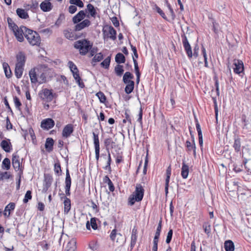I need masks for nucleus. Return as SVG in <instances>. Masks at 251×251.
<instances>
[{
  "instance_id": "nucleus-26",
  "label": "nucleus",
  "mask_w": 251,
  "mask_h": 251,
  "mask_svg": "<svg viewBox=\"0 0 251 251\" xmlns=\"http://www.w3.org/2000/svg\"><path fill=\"white\" fill-rule=\"evenodd\" d=\"M93 135L95 149H100L99 138V132L98 129H96L95 131L93 132Z\"/></svg>"
},
{
  "instance_id": "nucleus-21",
  "label": "nucleus",
  "mask_w": 251,
  "mask_h": 251,
  "mask_svg": "<svg viewBox=\"0 0 251 251\" xmlns=\"http://www.w3.org/2000/svg\"><path fill=\"white\" fill-rule=\"evenodd\" d=\"M137 229L134 227L132 230L131 237V242H130V248L132 249L137 241Z\"/></svg>"
},
{
  "instance_id": "nucleus-11",
  "label": "nucleus",
  "mask_w": 251,
  "mask_h": 251,
  "mask_svg": "<svg viewBox=\"0 0 251 251\" xmlns=\"http://www.w3.org/2000/svg\"><path fill=\"white\" fill-rule=\"evenodd\" d=\"M55 125L54 121L51 118H47L43 120L41 123V127L46 130L52 128Z\"/></svg>"
},
{
  "instance_id": "nucleus-15",
  "label": "nucleus",
  "mask_w": 251,
  "mask_h": 251,
  "mask_svg": "<svg viewBox=\"0 0 251 251\" xmlns=\"http://www.w3.org/2000/svg\"><path fill=\"white\" fill-rule=\"evenodd\" d=\"M1 148L6 152H9L12 149V146L9 139H6L1 141L0 143Z\"/></svg>"
},
{
  "instance_id": "nucleus-8",
  "label": "nucleus",
  "mask_w": 251,
  "mask_h": 251,
  "mask_svg": "<svg viewBox=\"0 0 251 251\" xmlns=\"http://www.w3.org/2000/svg\"><path fill=\"white\" fill-rule=\"evenodd\" d=\"M234 73L236 74H240L244 71V66L243 61L239 59H234L233 60Z\"/></svg>"
},
{
  "instance_id": "nucleus-62",
  "label": "nucleus",
  "mask_w": 251,
  "mask_h": 251,
  "mask_svg": "<svg viewBox=\"0 0 251 251\" xmlns=\"http://www.w3.org/2000/svg\"><path fill=\"white\" fill-rule=\"evenodd\" d=\"M129 45L130 46L131 50H132L133 52L134 56L133 57H134L136 59V58H138V54L137 53V50L136 47L133 46L130 42H129Z\"/></svg>"
},
{
  "instance_id": "nucleus-10",
  "label": "nucleus",
  "mask_w": 251,
  "mask_h": 251,
  "mask_svg": "<svg viewBox=\"0 0 251 251\" xmlns=\"http://www.w3.org/2000/svg\"><path fill=\"white\" fill-rule=\"evenodd\" d=\"M60 196H62L60 197V199L62 200L63 199L64 200L63 204H64V212L65 214H67L71 208V200L67 198L66 196H65L64 194L61 193L59 194Z\"/></svg>"
},
{
  "instance_id": "nucleus-63",
  "label": "nucleus",
  "mask_w": 251,
  "mask_h": 251,
  "mask_svg": "<svg viewBox=\"0 0 251 251\" xmlns=\"http://www.w3.org/2000/svg\"><path fill=\"white\" fill-rule=\"evenodd\" d=\"M98 51V48L97 47H92V48L89 50V51L90 52L89 57H91L94 56V55L97 53Z\"/></svg>"
},
{
  "instance_id": "nucleus-25",
  "label": "nucleus",
  "mask_w": 251,
  "mask_h": 251,
  "mask_svg": "<svg viewBox=\"0 0 251 251\" xmlns=\"http://www.w3.org/2000/svg\"><path fill=\"white\" fill-rule=\"evenodd\" d=\"M126 84L125 88V91L126 94H129L132 92L134 88L135 82L134 81H129L128 82L124 83Z\"/></svg>"
},
{
  "instance_id": "nucleus-6",
  "label": "nucleus",
  "mask_w": 251,
  "mask_h": 251,
  "mask_svg": "<svg viewBox=\"0 0 251 251\" xmlns=\"http://www.w3.org/2000/svg\"><path fill=\"white\" fill-rule=\"evenodd\" d=\"M182 42L184 50L187 55L188 57L191 59L193 57V52L192 50V48L188 42L186 36L185 34L181 35Z\"/></svg>"
},
{
  "instance_id": "nucleus-52",
  "label": "nucleus",
  "mask_w": 251,
  "mask_h": 251,
  "mask_svg": "<svg viewBox=\"0 0 251 251\" xmlns=\"http://www.w3.org/2000/svg\"><path fill=\"white\" fill-rule=\"evenodd\" d=\"M65 15L63 13H61L59 15V16L57 20H56L55 25L59 26L62 22L65 20Z\"/></svg>"
},
{
  "instance_id": "nucleus-57",
  "label": "nucleus",
  "mask_w": 251,
  "mask_h": 251,
  "mask_svg": "<svg viewBox=\"0 0 251 251\" xmlns=\"http://www.w3.org/2000/svg\"><path fill=\"white\" fill-rule=\"evenodd\" d=\"M214 80L215 81V86L216 88V94L218 96L220 95V90H219V80L217 76H215L213 78Z\"/></svg>"
},
{
  "instance_id": "nucleus-58",
  "label": "nucleus",
  "mask_w": 251,
  "mask_h": 251,
  "mask_svg": "<svg viewBox=\"0 0 251 251\" xmlns=\"http://www.w3.org/2000/svg\"><path fill=\"white\" fill-rule=\"evenodd\" d=\"M46 73H42L39 76L38 82L39 84H42L46 81Z\"/></svg>"
},
{
  "instance_id": "nucleus-13",
  "label": "nucleus",
  "mask_w": 251,
  "mask_h": 251,
  "mask_svg": "<svg viewBox=\"0 0 251 251\" xmlns=\"http://www.w3.org/2000/svg\"><path fill=\"white\" fill-rule=\"evenodd\" d=\"M16 65L22 66L24 67L26 61V56L23 51H19L16 55Z\"/></svg>"
},
{
  "instance_id": "nucleus-59",
  "label": "nucleus",
  "mask_w": 251,
  "mask_h": 251,
  "mask_svg": "<svg viewBox=\"0 0 251 251\" xmlns=\"http://www.w3.org/2000/svg\"><path fill=\"white\" fill-rule=\"evenodd\" d=\"M170 179V177H166L165 179V192L166 196H167L168 194Z\"/></svg>"
},
{
  "instance_id": "nucleus-55",
  "label": "nucleus",
  "mask_w": 251,
  "mask_h": 251,
  "mask_svg": "<svg viewBox=\"0 0 251 251\" xmlns=\"http://www.w3.org/2000/svg\"><path fill=\"white\" fill-rule=\"evenodd\" d=\"M173 234V229L170 228L169 231L168 232L166 240V242L167 244H169L171 242L172 239Z\"/></svg>"
},
{
  "instance_id": "nucleus-5",
  "label": "nucleus",
  "mask_w": 251,
  "mask_h": 251,
  "mask_svg": "<svg viewBox=\"0 0 251 251\" xmlns=\"http://www.w3.org/2000/svg\"><path fill=\"white\" fill-rule=\"evenodd\" d=\"M53 181L52 176L50 174H44V179L43 181V185L42 189V193H46L49 190V188L51 185Z\"/></svg>"
},
{
  "instance_id": "nucleus-60",
  "label": "nucleus",
  "mask_w": 251,
  "mask_h": 251,
  "mask_svg": "<svg viewBox=\"0 0 251 251\" xmlns=\"http://www.w3.org/2000/svg\"><path fill=\"white\" fill-rule=\"evenodd\" d=\"M30 8L32 12H35L38 8V2L36 0L34 1H32Z\"/></svg>"
},
{
  "instance_id": "nucleus-38",
  "label": "nucleus",
  "mask_w": 251,
  "mask_h": 251,
  "mask_svg": "<svg viewBox=\"0 0 251 251\" xmlns=\"http://www.w3.org/2000/svg\"><path fill=\"white\" fill-rule=\"evenodd\" d=\"M54 171L57 176H59L61 175L62 170L61 169V165L59 161H57L54 164Z\"/></svg>"
},
{
  "instance_id": "nucleus-44",
  "label": "nucleus",
  "mask_w": 251,
  "mask_h": 251,
  "mask_svg": "<svg viewBox=\"0 0 251 251\" xmlns=\"http://www.w3.org/2000/svg\"><path fill=\"white\" fill-rule=\"evenodd\" d=\"M103 59V55L101 52L96 54L92 60V63L93 62H100Z\"/></svg>"
},
{
  "instance_id": "nucleus-33",
  "label": "nucleus",
  "mask_w": 251,
  "mask_h": 251,
  "mask_svg": "<svg viewBox=\"0 0 251 251\" xmlns=\"http://www.w3.org/2000/svg\"><path fill=\"white\" fill-rule=\"evenodd\" d=\"M134 78V75L129 72H126L125 73L123 77V81L124 83L132 81V79Z\"/></svg>"
},
{
  "instance_id": "nucleus-32",
  "label": "nucleus",
  "mask_w": 251,
  "mask_h": 251,
  "mask_svg": "<svg viewBox=\"0 0 251 251\" xmlns=\"http://www.w3.org/2000/svg\"><path fill=\"white\" fill-rule=\"evenodd\" d=\"M24 67L22 66H15V75L17 78H20L22 76L24 71Z\"/></svg>"
},
{
  "instance_id": "nucleus-19",
  "label": "nucleus",
  "mask_w": 251,
  "mask_h": 251,
  "mask_svg": "<svg viewBox=\"0 0 251 251\" xmlns=\"http://www.w3.org/2000/svg\"><path fill=\"white\" fill-rule=\"evenodd\" d=\"M54 141L52 138L48 137L46 139L45 147L47 151L50 152L53 151Z\"/></svg>"
},
{
  "instance_id": "nucleus-51",
  "label": "nucleus",
  "mask_w": 251,
  "mask_h": 251,
  "mask_svg": "<svg viewBox=\"0 0 251 251\" xmlns=\"http://www.w3.org/2000/svg\"><path fill=\"white\" fill-rule=\"evenodd\" d=\"M15 205L16 204L14 202H10L5 206L4 208V211H8L10 212L11 211H13L14 210L15 208Z\"/></svg>"
},
{
  "instance_id": "nucleus-53",
  "label": "nucleus",
  "mask_w": 251,
  "mask_h": 251,
  "mask_svg": "<svg viewBox=\"0 0 251 251\" xmlns=\"http://www.w3.org/2000/svg\"><path fill=\"white\" fill-rule=\"evenodd\" d=\"M97 218L94 217L91 218L90 219V223L92 228L94 230H96L98 228V226L97 224Z\"/></svg>"
},
{
  "instance_id": "nucleus-39",
  "label": "nucleus",
  "mask_w": 251,
  "mask_h": 251,
  "mask_svg": "<svg viewBox=\"0 0 251 251\" xmlns=\"http://www.w3.org/2000/svg\"><path fill=\"white\" fill-rule=\"evenodd\" d=\"M153 9L155 10L165 20L169 21L167 17H166L164 12L158 7L156 4L154 5Z\"/></svg>"
},
{
  "instance_id": "nucleus-31",
  "label": "nucleus",
  "mask_w": 251,
  "mask_h": 251,
  "mask_svg": "<svg viewBox=\"0 0 251 251\" xmlns=\"http://www.w3.org/2000/svg\"><path fill=\"white\" fill-rule=\"evenodd\" d=\"M115 62L118 64L124 63L126 62V57L123 53L119 52L115 56Z\"/></svg>"
},
{
  "instance_id": "nucleus-40",
  "label": "nucleus",
  "mask_w": 251,
  "mask_h": 251,
  "mask_svg": "<svg viewBox=\"0 0 251 251\" xmlns=\"http://www.w3.org/2000/svg\"><path fill=\"white\" fill-rule=\"evenodd\" d=\"M111 55L106 57L102 62H101L100 65L104 69H108L109 67Z\"/></svg>"
},
{
  "instance_id": "nucleus-28",
  "label": "nucleus",
  "mask_w": 251,
  "mask_h": 251,
  "mask_svg": "<svg viewBox=\"0 0 251 251\" xmlns=\"http://www.w3.org/2000/svg\"><path fill=\"white\" fill-rule=\"evenodd\" d=\"M73 77L79 87H80L81 88H83L85 87L84 83L82 81V80L79 75V73H77V72H75V73H74Z\"/></svg>"
},
{
  "instance_id": "nucleus-3",
  "label": "nucleus",
  "mask_w": 251,
  "mask_h": 251,
  "mask_svg": "<svg viewBox=\"0 0 251 251\" xmlns=\"http://www.w3.org/2000/svg\"><path fill=\"white\" fill-rule=\"evenodd\" d=\"M25 33V38L31 46H39L41 43V38L39 34L35 31L27 28Z\"/></svg>"
},
{
  "instance_id": "nucleus-9",
  "label": "nucleus",
  "mask_w": 251,
  "mask_h": 251,
  "mask_svg": "<svg viewBox=\"0 0 251 251\" xmlns=\"http://www.w3.org/2000/svg\"><path fill=\"white\" fill-rule=\"evenodd\" d=\"M107 28L108 29V34H106V29L103 28L102 30L104 39H105L106 37L107 38H109L112 40H116L117 34L116 30L111 25L107 26Z\"/></svg>"
},
{
  "instance_id": "nucleus-42",
  "label": "nucleus",
  "mask_w": 251,
  "mask_h": 251,
  "mask_svg": "<svg viewBox=\"0 0 251 251\" xmlns=\"http://www.w3.org/2000/svg\"><path fill=\"white\" fill-rule=\"evenodd\" d=\"M65 186H71V178L69 173V169H66V178H65Z\"/></svg>"
},
{
  "instance_id": "nucleus-23",
  "label": "nucleus",
  "mask_w": 251,
  "mask_h": 251,
  "mask_svg": "<svg viewBox=\"0 0 251 251\" xmlns=\"http://www.w3.org/2000/svg\"><path fill=\"white\" fill-rule=\"evenodd\" d=\"M189 166L185 164L184 161H183L181 171V175L182 177L184 179L187 178L189 174Z\"/></svg>"
},
{
  "instance_id": "nucleus-47",
  "label": "nucleus",
  "mask_w": 251,
  "mask_h": 251,
  "mask_svg": "<svg viewBox=\"0 0 251 251\" xmlns=\"http://www.w3.org/2000/svg\"><path fill=\"white\" fill-rule=\"evenodd\" d=\"M12 176L8 172H1L0 173V180H3L4 179H9Z\"/></svg>"
},
{
  "instance_id": "nucleus-4",
  "label": "nucleus",
  "mask_w": 251,
  "mask_h": 251,
  "mask_svg": "<svg viewBox=\"0 0 251 251\" xmlns=\"http://www.w3.org/2000/svg\"><path fill=\"white\" fill-rule=\"evenodd\" d=\"M40 98L42 100L50 102L53 100L54 95L52 90H49L47 88H44L39 93Z\"/></svg>"
},
{
  "instance_id": "nucleus-36",
  "label": "nucleus",
  "mask_w": 251,
  "mask_h": 251,
  "mask_svg": "<svg viewBox=\"0 0 251 251\" xmlns=\"http://www.w3.org/2000/svg\"><path fill=\"white\" fill-rule=\"evenodd\" d=\"M68 66L69 67L70 71L74 75V73L77 72L79 73L78 70L76 67V66L74 63V62L72 61H69L68 63Z\"/></svg>"
},
{
  "instance_id": "nucleus-54",
  "label": "nucleus",
  "mask_w": 251,
  "mask_h": 251,
  "mask_svg": "<svg viewBox=\"0 0 251 251\" xmlns=\"http://www.w3.org/2000/svg\"><path fill=\"white\" fill-rule=\"evenodd\" d=\"M213 103H214V111L215 113V117L216 120H217V117L218 115V104L217 102V100L216 97H212V98Z\"/></svg>"
},
{
  "instance_id": "nucleus-56",
  "label": "nucleus",
  "mask_w": 251,
  "mask_h": 251,
  "mask_svg": "<svg viewBox=\"0 0 251 251\" xmlns=\"http://www.w3.org/2000/svg\"><path fill=\"white\" fill-rule=\"evenodd\" d=\"M116 235H119L120 236H122V234L121 233H117V229L116 228H114L113 229L110 233V239L114 241L115 240V237Z\"/></svg>"
},
{
  "instance_id": "nucleus-64",
  "label": "nucleus",
  "mask_w": 251,
  "mask_h": 251,
  "mask_svg": "<svg viewBox=\"0 0 251 251\" xmlns=\"http://www.w3.org/2000/svg\"><path fill=\"white\" fill-rule=\"evenodd\" d=\"M194 53H193V56H194L195 58H197L199 56V46L196 44L194 48Z\"/></svg>"
},
{
  "instance_id": "nucleus-37",
  "label": "nucleus",
  "mask_w": 251,
  "mask_h": 251,
  "mask_svg": "<svg viewBox=\"0 0 251 251\" xmlns=\"http://www.w3.org/2000/svg\"><path fill=\"white\" fill-rule=\"evenodd\" d=\"M115 72L117 75L121 76L124 73V70L123 69V66L118 64L115 67Z\"/></svg>"
},
{
  "instance_id": "nucleus-49",
  "label": "nucleus",
  "mask_w": 251,
  "mask_h": 251,
  "mask_svg": "<svg viewBox=\"0 0 251 251\" xmlns=\"http://www.w3.org/2000/svg\"><path fill=\"white\" fill-rule=\"evenodd\" d=\"M70 3L77 6L80 8H82L84 6V4L81 0H70Z\"/></svg>"
},
{
  "instance_id": "nucleus-41",
  "label": "nucleus",
  "mask_w": 251,
  "mask_h": 251,
  "mask_svg": "<svg viewBox=\"0 0 251 251\" xmlns=\"http://www.w3.org/2000/svg\"><path fill=\"white\" fill-rule=\"evenodd\" d=\"M202 227L204 232L206 234L208 237H209L211 234V226L208 223H204L202 225Z\"/></svg>"
},
{
  "instance_id": "nucleus-50",
  "label": "nucleus",
  "mask_w": 251,
  "mask_h": 251,
  "mask_svg": "<svg viewBox=\"0 0 251 251\" xmlns=\"http://www.w3.org/2000/svg\"><path fill=\"white\" fill-rule=\"evenodd\" d=\"M13 99L16 108L18 110L21 111V106L22 105V103L20 101L19 99L17 97L15 96L14 97Z\"/></svg>"
},
{
  "instance_id": "nucleus-2",
  "label": "nucleus",
  "mask_w": 251,
  "mask_h": 251,
  "mask_svg": "<svg viewBox=\"0 0 251 251\" xmlns=\"http://www.w3.org/2000/svg\"><path fill=\"white\" fill-rule=\"evenodd\" d=\"M93 44L87 39H84L76 41L74 43V48L79 50V53L82 55H85L92 48Z\"/></svg>"
},
{
  "instance_id": "nucleus-48",
  "label": "nucleus",
  "mask_w": 251,
  "mask_h": 251,
  "mask_svg": "<svg viewBox=\"0 0 251 251\" xmlns=\"http://www.w3.org/2000/svg\"><path fill=\"white\" fill-rule=\"evenodd\" d=\"M7 23L8 24L9 27L12 30L13 29H15L16 28H18V25L14 23L12 21V19L8 17L7 19Z\"/></svg>"
},
{
  "instance_id": "nucleus-43",
  "label": "nucleus",
  "mask_w": 251,
  "mask_h": 251,
  "mask_svg": "<svg viewBox=\"0 0 251 251\" xmlns=\"http://www.w3.org/2000/svg\"><path fill=\"white\" fill-rule=\"evenodd\" d=\"M2 167L6 170L10 168V160L8 158H5L3 159L2 163Z\"/></svg>"
},
{
  "instance_id": "nucleus-35",
  "label": "nucleus",
  "mask_w": 251,
  "mask_h": 251,
  "mask_svg": "<svg viewBox=\"0 0 251 251\" xmlns=\"http://www.w3.org/2000/svg\"><path fill=\"white\" fill-rule=\"evenodd\" d=\"M185 145L187 148V151L188 152L192 151L193 149H196L195 142H191L189 140H187L185 143Z\"/></svg>"
},
{
  "instance_id": "nucleus-61",
  "label": "nucleus",
  "mask_w": 251,
  "mask_h": 251,
  "mask_svg": "<svg viewBox=\"0 0 251 251\" xmlns=\"http://www.w3.org/2000/svg\"><path fill=\"white\" fill-rule=\"evenodd\" d=\"M114 143L113 141H112V139L111 138H106L104 140V145L106 147V150L107 152L109 151V149L108 147L110 145V144Z\"/></svg>"
},
{
  "instance_id": "nucleus-22",
  "label": "nucleus",
  "mask_w": 251,
  "mask_h": 251,
  "mask_svg": "<svg viewBox=\"0 0 251 251\" xmlns=\"http://www.w3.org/2000/svg\"><path fill=\"white\" fill-rule=\"evenodd\" d=\"M233 147L236 152H239L241 150V139L238 136H235Z\"/></svg>"
},
{
  "instance_id": "nucleus-17",
  "label": "nucleus",
  "mask_w": 251,
  "mask_h": 251,
  "mask_svg": "<svg viewBox=\"0 0 251 251\" xmlns=\"http://www.w3.org/2000/svg\"><path fill=\"white\" fill-rule=\"evenodd\" d=\"M86 16V13L83 10H80L73 18V22L75 24L81 22Z\"/></svg>"
},
{
  "instance_id": "nucleus-20",
  "label": "nucleus",
  "mask_w": 251,
  "mask_h": 251,
  "mask_svg": "<svg viewBox=\"0 0 251 251\" xmlns=\"http://www.w3.org/2000/svg\"><path fill=\"white\" fill-rule=\"evenodd\" d=\"M40 7L43 12H49L52 9L53 6L50 1H43L41 3Z\"/></svg>"
},
{
  "instance_id": "nucleus-46",
  "label": "nucleus",
  "mask_w": 251,
  "mask_h": 251,
  "mask_svg": "<svg viewBox=\"0 0 251 251\" xmlns=\"http://www.w3.org/2000/svg\"><path fill=\"white\" fill-rule=\"evenodd\" d=\"M96 96L98 97L101 103H105L106 100V97L102 92H99L97 93Z\"/></svg>"
},
{
  "instance_id": "nucleus-30",
  "label": "nucleus",
  "mask_w": 251,
  "mask_h": 251,
  "mask_svg": "<svg viewBox=\"0 0 251 251\" xmlns=\"http://www.w3.org/2000/svg\"><path fill=\"white\" fill-rule=\"evenodd\" d=\"M29 75L32 83H36V82H38L37 74L35 68L31 69V70L29 71Z\"/></svg>"
},
{
  "instance_id": "nucleus-24",
  "label": "nucleus",
  "mask_w": 251,
  "mask_h": 251,
  "mask_svg": "<svg viewBox=\"0 0 251 251\" xmlns=\"http://www.w3.org/2000/svg\"><path fill=\"white\" fill-rule=\"evenodd\" d=\"M224 248L226 251H234V244L230 240H226L224 243Z\"/></svg>"
},
{
  "instance_id": "nucleus-27",
  "label": "nucleus",
  "mask_w": 251,
  "mask_h": 251,
  "mask_svg": "<svg viewBox=\"0 0 251 251\" xmlns=\"http://www.w3.org/2000/svg\"><path fill=\"white\" fill-rule=\"evenodd\" d=\"M2 66L5 76L7 78L11 77L12 74L8 64L7 63L4 62L2 64Z\"/></svg>"
},
{
  "instance_id": "nucleus-7",
  "label": "nucleus",
  "mask_w": 251,
  "mask_h": 251,
  "mask_svg": "<svg viewBox=\"0 0 251 251\" xmlns=\"http://www.w3.org/2000/svg\"><path fill=\"white\" fill-rule=\"evenodd\" d=\"M26 29H27L26 26L22 25L20 28L18 27V28H16L15 29L12 30L15 36L19 42H22L24 41L23 35L25 36V31Z\"/></svg>"
},
{
  "instance_id": "nucleus-18",
  "label": "nucleus",
  "mask_w": 251,
  "mask_h": 251,
  "mask_svg": "<svg viewBox=\"0 0 251 251\" xmlns=\"http://www.w3.org/2000/svg\"><path fill=\"white\" fill-rule=\"evenodd\" d=\"M65 37L70 40H73L81 37V35L75 37V33L72 31L71 29L68 28L65 29L63 31Z\"/></svg>"
},
{
  "instance_id": "nucleus-29",
  "label": "nucleus",
  "mask_w": 251,
  "mask_h": 251,
  "mask_svg": "<svg viewBox=\"0 0 251 251\" xmlns=\"http://www.w3.org/2000/svg\"><path fill=\"white\" fill-rule=\"evenodd\" d=\"M16 13L18 16L21 19H26L29 17L28 13L25 9L18 8L16 10Z\"/></svg>"
},
{
  "instance_id": "nucleus-16",
  "label": "nucleus",
  "mask_w": 251,
  "mask_h": 251,
  "mask_svg": "<svg viewBox=\"0 0 251 251\" xmlns=\"http://www.w3.org/2000/svg\"><path fill=\"white\" fill-rule=\"evenodd\" d=\"M12 165L16 171H18L20 169L21 163L20 162L19 156L17 152L14 153L12 155Z\"/></svg>"
},
{
  "instance_id": "nucleus-45",
  "label": "nucleus",
  "mask_w": 251,
  "mask_h": 251,
  "mask_svg": "<svg viewBox=\"0 0 251 251\" xmlns=\"http://www.w3.org/2000/svg\"><path fill=\"white\" fill-rule=\"evenodd\" d=\"M32 199V192L30 190L26 191L24 198L23 199V202L24 203H26L29 200Z\"/></svg>"
},
{
  "instance_id": "nucleus-1",
  "label": "nucleus",
  "mask_w": 251,
  "mask_h": 251,
  "mask_svg": "<svg viewBox=\"0 0 251 251\" xmlns=\"http://www.w3.org/2000/svg\"><path fill=\"white\" fill-rule=\"evenodd\" d=\"M145 190L140 183L136 184L134 192L128 197V204L132 206L136 201H141L144 197Z\"/></svg>"
},
{
  "instance_id": "nucleus-14",
  "label": "nucleus",
  "mask_w": 251,
  "mask_h": 251,
  "mask_svg": "<svg viewBox=\"0 0 251 251\" xmlns=\"http://www.w3.org/2000/svg\"><path fill=\"white\" fill-rule=\"evenodd\" d=\"M76 25L75 26V31H80L81 29L88 27L91 25V22L88 19H85L82 21L81 22H79L77 24H76Z\"/></svg>"
},
{
  "instance_id": "nucleus-12",
  "label": "nucleus",
  "mask_w": 251,
  "mask_h": 251,
  "mask_svg": "<svg viewBox=\"0 0 251 251\" xmlns=\"http://www.w3.org/2000/svg\"><path fill=\"white\" fill-rule=\"evenodd\" d=\"M74 129L72 124H69L66 125L62 132V136L64 138H67L69 137L74 132Z\"/></svg>"
},
{
  "instance_id": "nucleus-34",
  "label": "nucleus",
  "mask_w": 251,
  "mask_h": 251,
  "mask_svg": "<svg viewBox=\"0 0 251 251\" xmlns=\"http://www.w3.org/2000/svg\"><path fill=\"white\" fill-rule=\"evenodd\" d=\"M87 10L89 11L90 15L92 17L95 18L96 16L97 15V12H96V10L94 7V6L92 4L89 3L88 4H87Z\"/></svg>"
}]
</instances>
